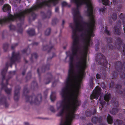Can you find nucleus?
Here are the masks:
<instances>
[{
	"label": "nucleus",
	"mask_w": 125,
	"mask_h": 125,
	"mask_svg": "<svg viewBox=\"0 0 125 125\" xmlns=\"http://www.w3.org/2000/svg\"><path fill=\"white\" fill-rule=\"evenodd\" d=\"M0 103L4 106L5 107H7L9 105V104L6 100V98L3 95H2L0 98Z\"/></svg>",
	"instance_id": "8"
},
{
	"label": "nucleus",
	"mask_w": 125,
	"mask_h": 125,
	"mask_svg": "<svg viewBox=\"0 0 125 125\" xmlns=\"http://www.w3.org/2000/svg\"><path fill=\"white\" fill-rule=\"evenodd\" d=\"M124 72L121 71L120 72V75L121 78L123 79L125 78V71Z\"/></svg>",
	"instance_id": "22"
},
{
	"label": "nucleus",
	"mask_w": 125,
	"mask_h": 125,
	"mask_svg": "<svg viewBox=\"0 0 125 125\" xmlns=\"http://www.w3.org/2000/svg\"><path fill=\"white\" fill-rule=\"evenodd\" d=\"M114 29L115 30V32L116 33L119 34L120 31V30L119 29L117 28L116 27H114Z\"/></svg>",
	"instance_id": "26"
},
{
	"label": "nucleus",
	"mask_w": 125,
	"mask_h": 125,
	"mask_svg": "<svg viewBox=\"0 0 125 125\" xmlns=\"http://www.w3.org/2000/svg\"><path fill=\"white\" fill-rule=\"evenodd\" d=\"M117 71H113V77L112 79L115 78L117 75L118 73Z\"/></svg>",
	"instance_id": "25"
},
{
	"label": "nucleus",
	"mask_w": 125,
	"mask_h": 125,
	"mask_svg": "<svg viewBox=\"0 0 125 125\" xmlns=\"http://www.w3.org/2000/svg\"><path fill=\"white\" fill-rule=\"evenodd\" d=\"M85 114L87 116H90L92 115V114L90 111H87L85 112Z\"/></svg>",
	"instance_id": "28"
},
{
	"label": "nucleus",
	"mask_w": 125,
	"mask_h": 125,
	"mask_svg": "<svg viewBox=\"0 0 125 125\" xmlns=\"http://www.w3.org/2000/svg\"><path fill=\"white\" fill-rule=\"evenodd\" d=\"M118 110L117 109L115 108H113L110 111L111 113L113 115L116 114Z\"/></svg>",
	"instance_id": "18"
},
{
	"label": "nucleus",
	"mask_w": 125,
	"mask_h": 125,
	"mask_svg": "<svg viewBox=\"0 0 125 125\" xmlns=\"http://www.w3.org/2000/svg\"><path fill=\"white\" fill-rule=\"evenodd\" d=\"M112 17L113 20H115L117 18V14L115 13H114L112 15Z\"/></svg>",
	"instance_id": "29"
},
{
	"label": "nucleus",
	"mask_w": 125,
	"mask_h": 125,
	"mask_svg": "<svg viewBox=\"0 0 125 125\" xmlns=\"http://www.w3.org/2000/svg\"><path fill=\"white\" fill-rule=\"evenodd\" d=\"M111 84H113V85H114V83L113 82H111L110 83V86H111Z\"/></svg>",
	"instance_id": "59"
},
{
	"label": "nucleus",
	"mask_w": 125,
	"mask_h": 125,
	"mask_svg": "<svg viewBox=\"0 0 125 125\" xmlns=\"http://www.w3.org/2000/svg\"><path fill=\"white\" fill-rule=\"evenodd\" d=\"M9 46L8 44L7 43L4 44L3 45V49L5 52L7 51Z\"/></svg>",
	"instance_id": "20"
},
{
	"label": "nucleus",
	"mask_w": 125,
	"mask_h": 125,
	"mask_svg": "<svg viewBox=\"0 0 125 125\" xmlns=\"http://www.w3.org/2000/svg\"><path fill=\"white\" fill-rule=\"evenodd\" d=\"M42 95L40 93L37 96L33 95L32 96H26V100L27 102H29L31 104H39L42 101Z\"/></svg>",
	"instance_id": "4"
},
{
	"label": "nucleus",
	"mask_w": 125,
	"mask_h": 125,
	"mask_svg": "<svg viewBox=\"0 0 125 125\" xmlns=\"http://www.w3.org/2000/svg\"><path fill=\"white\" fill-rule=\"evenodd\" d=\"M108 42H110L111 41V39L110 38H108L107 40Z\"/></svg>",
	"instance_id": "51"
},
{
	"label": "nucleus",
	"mask_w": 125,
	"mask_h": 125,
	"mask_svg": "<svg viewBox=\"0 0 125 125\" xmlns=\"http://www.w3.org/2000/svg\"><path fill=\"white\" fill-rule=\"evenodd\" d=\"M38 43L36 42H35L33 44L34 45H38Z\"/></svg>",
	"instance_id": "54"
},
{
	"label": "nucleus",
	"mask_w": 125,
	"mask_h": 125,
	"mask_svg": "<svg viewBox=\"0 0 125 125\" xmlns=\"http://www.w3.org/2000/svg\"><path fill=\"white\" fill-rule=\"evenodd\" d=\"M103 4L105 5H108L109 3V0H101Z\"/></svg>",
	"instance_id": "23"
},
{
	"label": "nucleus",
	"mask_w": 125,
	"mask_h": 125,
	"mask_svg": "<svg viewBox=\"0 0 125 125\" xmlns=\"http://www.w3.org/2000/svg\"><path fill=\"white\" fill-rule=\"evenodd\" d=\"M113 2L114 4H115V3H114V0H113Z\"/></svg>",
	"instance_id": "64"
},
{
	"label": "nucleus",
	"mask_w": 125,
	"mask_h": 125,
	"mask_svg": "<svg viewBox=\"0 0 125 125\" xmlns=\"http://www.w3.org/2000/svg\"><path fill=\"white\" fill-rule=\"evenodd\" d=\"M94 113H93V114H95L96 113V110H95V109H94Z\"/></svg>",
	"instance_id": "57"
},
{
	"label": "nucleus",
	"mask_w": 125,
	"mask_h": 125,
	"mask_svg": "<svg viewBox=\"0 0 125 125\" xmlns=\"http://www.w3.org/2000/svg\"><path fill=\"white\" fill-rule=\"evenodd\" d=\"M7 71H1V74L2 77V81L1 84V88L0 90L1 91L3 89H4L5 92L8 94H10L11 89L8 88L7 86L8 84V81L12 77L11 71L9 72L8 75L7 76Z\"/></svg>",
	"instance_id": "2"
},
{
	"label": "nucleus",
	"mask_w": 125,
	"mask_h": 125,
	"mask_svg": "<svg viewBox=\"0 0 125 125\" xmlns=\"http://www.w3.org/2000/svg\"><path fill=\"white\" fill-rule=\"evenodd\" d=\"M105 32L108 35L110 34V32L108 31L106 29H105Z\"/></svg>",
	"instance_id": "43"
},
{
	"label": "nucleus",
	"mask_w": 125,
	"mask_h": 125,
	"mask_svg": "<svg viewBox=\"0 0 125 125\" xmlns=\"http://www.w3.org/2000/svg\"><path fill=\"white\" fill-rule=\"evenodd\" d=\"M44 48H47V46H44ZM43 50H45V49H44V48H43Z\"/></svg>",
	"instance_id": "60"
},
{
	"label": "nucleus",
	"mask_w": 125,
	"mask_h": 125,
	"mask_svg": "<svg viewBox=\"0 0 125 125\" xmlns=\"http://www.w3.org/2000/svg\"><path fill=\"white\" fill-rule=\"evenodd\" d=\"M17 55H16V62H17Z\"/></svg>",
	"instance_id": "63"
},
{
	"label": "nucleus",
	"mask_w": 125,
	"mask_h": 125,
	"mask_svg": "<svg viewBox=\"0 0 125 125\" xmlns=\"http://www.w3.org/2000/svg\"><path fill=\"white\" fill-rule=\"evenodd\" d=\"M16 87H15V89L14 91V99L15 100H16V98H15V96H16Z\"/></svg>",
	"instance_id": "44"
},
{
	"label": "nucleus",
	"mask_w": 125,
	"mask_h": 125,
	"mask_svg": "<svg viewBox=\"0 0 125 125\" xmlns=\"http://www.w3.org/2000/svg\"><path fill=\"white\" fill-rule=\"evenodd\" d=\"M20 87L19 85L16 86V101L19 100V97L20 90Z\"/></svg>",
	"instance_id": "12"
},
{
	"label": "nucleus",
	"mask_w": 125,
	"mask_h": 125,
	"mask_svg": "<svg viewBox=\"0 0 125 125\" xmlns=\"http://www.w3.org/2000/svg\"><path fill=\"white\" fill-rule=\"evenodd\" d=\"M100 125H106L104 124H101Z\"/></svg>",
	"instance_id": "61"
},
{
	"label": "nucleus",
	"mask_w": 125,
	"mask_h": 125,
	"mask_svg": "<svg viewBox=\"0 0 125 125\" xmlns=\"http://www.w3.org/2000/svg\"><path fill=\"white\" fill-rule=\"evenodd\" d=\"M25 71H23L22 72V75H24L25 74Z\"/></svg>",
	"instance_id": "52"
},
{
	"label": "nucleus",
	"mask_w": 125,
	"mask_h": 125,
	"mask_svg": "<svg viewBox=\"0 0 125 125\" xmlns=\"http://www.w3.org/2000/svg\"><path fill=\"white\" fill-rule=\"evenodd\" d=\"M55 93V92H52L50 98L52 101H53L56 99V97L55 96H54L53 95V94Z\"/></svg>",
	"instance_id": "19"
},
{
	"label": "nucleus",
	"mask_w": 125,
	"mask_h": 125,
	"mask_svg": "<svg viewBox=\"0 0 125 125\" xmlns=\"http://www.w3.org/2000/svg\"><path fill=\"white\" fill-rule=\"evenodd\" d=\"M37 57V55L36 53H34L32 55V58H36Z\"/></svg>",
	"instance_id": "39"
},
{
	"label": "nucleus",
	"mask_w": 125,
	"mask_h": 125,
	"mask_svg": "<svg viewBox=\"0 0 125 125\" xmlns=\"http://www.w3.org/2000/svg\"><path fill=\"white\" fill-rule=\"evenodd\" d=\"M22 52L23 53L26 52L27 53L28 52H30V50L29 49H25L22 51Z\"/></svg>",
	"instance_id": "30"
},
{
	"label": "nucleus",
	"mask_w": 125,
	"mask_h": 125,
	"mask_svg": "<svg viewBox=\"0 0 125 125\" xmlns=\"http://www.w3.org/2000/svg\"><path fill=\"white\" fill-rule=\"evenodd\" d=\"M36 4L29 9L24 10V17L31 14L34 20L37 16L34 11L44 6L55 5L59 0H37ZM76 6L72 9L74 23H71L72 29L73 42L71 49H88L91 41L90 38L94 36L95 27V17L91 0H71Z\"/></svg>",
	"instance_id": "1"
},
{
	"label": "nucleus",
	"mask_w": 125,
	"mask_h": 125,
	"mask_svg": "<svg viewBox=\"0 0 125 125\" xmlns=\"http://www.w3.org/2000/svg\"><path fill=\"white\" fill-rule=\"evenodd\" d=\"M51 32V29H47L45 31V34L46 35H48L50 34Z\"/></svg>",
	"instance_id": "27"
},
{
	"label": "nucleus",
	"mask_w": 125,
	"mask_h": 125,
	"mask_svg": "<svg viewBox=\"0 0 125 125\" xmlns=\"http://www.w3.org/2000/svg\"><path fill=\"white\" fill-rule=\"evenodd\" d=\"M96 60L97 62L98 61V63L100 65H103L102 67L100 69L101 70H106L107 68L106 65L108 64L107 61L105 59L104 55L101 53H99L98 55L96 58Z\"/></svg>",
	"instance_id": "5"
},
{
	"label": "nucleus",
	"mask_w": 125,
	"mask_h": 125,
	"mask_svg": "<svg viewBox=\"0 0 125 125\" xmlns=\"http://www.w3.org/2000/svg\"><path fill=\"white\" fill-rule=\"evenodd\" d=\"M100 104L103 108L104 106V105L106 104V103L104 101H102L100 102Z\"/></svg>",
	"instance_id": "33"
},
{
	"label": "nucleus",
	"mask_w": 125,
	"mask_h": 125,
	"mask_svg": "<svg viewBox=\"0 0 125 125\" xmlns=\"http://www.w3.org/2000/svg\"><path fill=\"white\" fill-rule=\"evenodd\" d=\"M65 21L64 20H63L62 21V25H63L65 23Z\"/></svg>",
	"instance_id": "55"
},
{
	"label": "nucleus",
	"mask_w": 125,
	"mask_h": 125,
	"mask_svg": "<svg viewBox=\"0 0 125 125\" xmlns=\"http://www.w3.org/2000/svg\"><path fill=\"white\" fill-rule=\"evenodd\" d=\"M51 11L50 10L48 12L47 16H46V18H49L51 15Z\"/></svg>",
	"instance_id": "32"
},
{
	"label": "nucleus",
	"mask_w": 125,
	"mask_h": 125,
	"mask_svg": "<svg viewBox=\"0 0 125 125\" xmlns=\"http://www.w3.org/2000/svg\"><path fill=\"white\" fill-rule=\"evenodd\" d=\"M31 77V73H29L28 75L26 77V78L27 79L29 78H30Z\"/></svg>",
	"instance_id": "41"
},
{
	"label": "nucleus",
	"mask_w": 125,
	"mask_h": 125,
	"mask_svg": "<svg viewBox=\"0 0 125 125\" xmlns=\"http://www.w3.org/2000/svg\"><path fill=\"white\" fill-rule=\"evenodd\" d=\"M115 66V68L117 70H125V62L122 64L120 62H118L116 63Z\"/></svg>",
	"instance_id": "9"
},
{
	"label": "nucleus",
	"mask_w": 125,
	"mask_h": 125,
	"mask_svg": "<svg viewBox=\"0 0 125 125\" xmlns=\"http://www.w3.org/2000/svg\"><path fill=\"white\" fill-rule=\"evenodd\" d=\"M101 93V88L99 87H96L93 90V93L90 96L91 98L97 99Z\"/></svg>",
	"instance_id": "7"
},
{
	"label": "nucleus",
	"mask_w": 125,
	"mask_h": 125,
	"mask_svg": "<svg viewBox=\"0 0 125 125\" xmlns=\"http://www.w3.org/2000/svg\"><path fill=\"white\" fill-rule=\"evenodd\" d=\"M4 2V1L3 0H0V5H2Z\"/></svg>",
	"instance_id": "45"
},
{
	"label": "nucleus",
	"mask_w": 125,
	"mask_h": 125,
	"mask_svg": "<svg viewBox=\"0 0 125 125\" xmlns=\"http://www.w3.org/2000/svg\"><path fill=\"white\" fill-rule=\"evenodd\" d=\"M123 53L125 54V44L123 46Z\"/></svg>",
	"instance_id": "42"
},
{
	"label": "nucleus",
	"mask_w": 125,
	"mask_h": 125,
	"mask_svg": "<svg viewBox=\"0 0 125 125\" xmlns=\"http://www.w3.org/2000/svg\"><path fill=\"white\" fill-rule=\"evenodd\" d=\"M113 105L114 106L117 107L119 105L118 102L117 101L114 102V103H113Z\"/></svg>",
	"instance_id": "36"
},
{
	"label": "nucleus",
	"mask_w": 125,
	"mask_h": 125,
	"mask_svg": "<svg viewBox=\"0 0 125 125\" xmlns=\"http://www.w3.org/2000/svg\"><path fill=\"white\" fill-rule=\"evenodd\" d=\"M48 77L45 79L44 80V82L45 84H49L52 80L53 78L52 74L50 73L47 74Z\"/></svg>",
	"instance_id": "11"
},
{
	"label": "nucleus",
	"mask_w": 125,
	"mask_h": 125,
	"mask_svg": "<svg viewBox=\"0 0 125 125\" xmlns=\"http://www.w3.org/2000/svg\"><path fill=\"white\" fill-rule=\"evenodd\" d=\"M18 1V2L19 3H20V1L21 0H16V1Z\"/></svg>",
	"instance_id": "58"
},
{
	"label": "nucleus",
	"mask_w": 125,
	"mask_h": 125,
	"mask_svg": "<svg viewBox=\"0 0 125 125\" xmlns=\"http://www.w3.org/2000/svg\"><path fill=\"white\" fill-rule=\"evenodd\" d=\"M18 28L17 32L18 33H22V32L23 30L22 28L21 27V24H18Z\"/></svg>",
	"instance_id": "21"
},
{
	"label": "nucleus",
	"mask_w": 125,
	"mask_h": 125,
	"mask_svg": "<svg viewBox=\"0 0 125 125\" xmlns=\"http://www.w3.org/2000/svg\"><path fill=\"white\" fill-rule=\"evenodd\" d=\"M122 121L121 120L116 119L114 123V125H122Z\"/></svg>",
	"instance_id": "17"
},
{
	"label": "nucleus",
	"mask_w": 125,
	"mask_h": 125,
	"mask_svg": "<svg viewBox=\"0 0 125 125\" xmlns=\"http://www.w3.org/2000/svg\"><path fill=\"white\" fill-rule=\"evenodd\" d=\"M89 125H93V124L92 123H90Z\"/></svg>",
	"instance_id": "62"
},
{
	"label": "nucleus",
	"mask_w": 125,
	"mask_h": 125,
	"mask_svg": "<svg viewBox=\"0 0 125 125\" xmlns=\"http://www.w3.org/2000/svg\"><path fill=\"white\" fill-rule=\"evenodd\" d=\"M24 125H30L29 124L28 122H24Z\"/></svg>",
	"instance_id": "50"
},
{
	"label": "nucleus",
	"mask_w": 125,
	"mask_h": 125,
	"mask_svg": "<svg viewBox=\"0 0 125 125\" xmlns=\"http://www.w3.org/2000/svg\"><path fill=\"white\" fill-rule=\"evenodd\" d=\"M125 26V24H124V32L125 33V27H124Z\"/></svg>",
	"instance_id": "56"
},
{
	"label": "nucleus",
	"mask_w": 125,
	"mask_h": 125,
	"mask_svg": "<svg viewBox=\"0 0 125 125\" xmlns=\"http://www.w3.org/2000/svg\"><path fill=\"white\" fill-rule=\"evenodd\" d=\"M10 61L7 62L6 64V68L5 69L2 70H7L8 67L10 66L11 67H12V65L16 61V53L15 52H12L11 57L10 59Z\"/></svg>",
	"instance_id": "6"
},
{
	"label": "nucleus",
	"mask_w": 125,
	"mask_h": 125,
	"mask_svg": "<svg viewBox=\"0 0 125 125\" xmlns=\"http://www.w3.org/2000/svg\"><path fill=\"white\" fill-rule=\"evenodd\" d=\"M66 54L67 55V56H68L69 55V54H70V52L69 51H68L67 52H66Z\"/></svg>",
	"instance_id": "49"
},
{
	"label": "nucleus",
	"mask_w": 125,
	"mask_h": 125,
	"mask_svg": "<svg viewBox=\"0 0 125 125\" xmlns=\"http://www.w3.org/2000/svg\"><path fill=\"white\" fill-rule=\"evenodd\" d=\"M40 71H37V73L38 74V75L39 76H40Z\"/></svg>",
	"instance_id": "53"
},
{
	"label": "nucleus",
	"mask_w": 125,
	"mask_h": 125,
	"mask_svg": "<svg viewBox=\"0 0 125 125\" xmlns=\"http://www.w3.org/2000/svg\"><path fill=\"white\" fill-rule=\"evenodd\" d=\"M9 28L10 30L13 31L15 30L16 27L15 26L12 24H10L9 26Z\"/></svg>",
	"instance_id": "24"
},
{
	"label": "nucleus",
	"mask_w": 125,
	"mask_h": 125,
	"mask_svg": "<svg viewBox=\"0 0 125 125\" xmlns=\"http://www.w3.org/2000/svg\"><path fill=\"white\" fill-rule=\"evenodd\" d=\"M15 46L16 44H15L13 45H12L11 46V49L12 50H13L15 48Z\"/></svg>",
	"instance_id": "47"
},
{
	"label": "nucleus",
	"mask_w": 125,
	"mask_h": 125,
	"mask_svg": "<svg viewBox=\"0 0 125 125\" xmlns=\"http://www.w3.org/2000/svg\"><path fill=\"white\" fill-rule=\"evenodd\" d=\"M105 9L104 8H101L100 9V10L102 12H104L105 10Z\"/></svg>",
	"instance_id": "46"
},
{
	"label": "nucleus",
	"mask_w": 125,
	"mask_h": 125,
	"mask_svg": "<svg viewBox=\"0 0 125 125\" xmlns=\"http://www.w3.org/2000/svg\"><path fill=\"white\" fill-rule=\"evenodd\" d=\"M29 91L27 88L25 87L23 90V93L24 94L28 93Z\"/></svg>",
	"instance_id": "31"
},
{
	"label": "nucleus",
	"mask_w": 125,
	"mask_h": 125,
	"mask_svg": "<svg viewBox=\"0 0 125 125\" xmlns=\"http://www.w3.org/2000/svg\"><path fill=\"white\" fill-rule=\"evenodd\" d=\"M101 76L98 73H97L96 74V78L97 79H100L101 78Z\"/></svg>",
	"instance_id": "37"
},
{
	"label": "nucleus",
	"mask_w": 125,
	"mask_h": 125,
	"mask_svg": "<svg viewBox=\"0 0 125 125\" xmlns=\"http://www.w3.org/2000/svg\"><path fill=\"white\" fill-rule=\"evenodd\" d=\"M102 117H100L98 118L97 117L93 116L91 119L92 122L94 124H96L97 123H100L101 121Z\"/></svg>",
	"instance_id": "10"
},
{
	"label": "nucleus",
	"mask_w": 125,
	"mask_h": 125,
	"mask_svg": "<svg viewBox=\"0 0 125 125\" xmlns=\"http://www.w3.org/2000/svg\"><path fill=\"white\" fill-rule=\"evenodd\" d=\"M48 90L49 89H47L44 92V94L46 96H47V95Z\"/></svg>",
	"instance_id": "40"
},
{
	"label": "nucleus",
	"mask_w": 125,
	"mask_h": 125,
	"mask_svg": "<svg viewBox=\"0 0 125 125\" xmlns=\"http://www.w3.org/2000/svg\"><path fill=\"white\" fill-rule=\"evenodd\" d=\"M107 121L108 123L111 124L113 122V119L112 117L108 114L107 116Z\"/></svg>",
	"instance_id": "13"
},
{
	"label": "nucleus",
	"mask_w": 125,
	"mask_h": 125,
	"mask_svg": "<svg viewBox=\"0 0 125 125\" xmlns=\"http://www.w3.org/2000/svg\"><path fill=\"white\" fill-rule=\"evenodd\" d=\"M59 9L58 7H56L55 8V11L56 12H58L59 11Z\"/></svg>",
	"instance_id": "48"
},
{
	"label": "nucleus",
	"mask_w": 125,
	"mask_h": 125,
	"mask_svg": "<svg viewBox=\"0 0 125 125\" xmlns=\"http://www.w3.org/2000/svg\"><path fill=\"white\" fill-rule=\"evenodd\" d=\"M111 98V94H106L104 97V100L108 102Z\"/></svg>",
	"instance_id": "14"
},
{
	"label": "nucleus",
	"mask_w": 125,
	"mask_h": 125,
	"mask_svg": "<svg viewBox=\"0 0 125 125\" xmlns=\"http://www.w3.org/2000/svg\"><path fill=\"white\" fill-rule=\"evenodd\" d=\"M27 33L30 36H32L35 34L34 30L33 29H29L27 31Z\"/></svg>",
	"instance_id": "16"
},
{
	"label": "nucleus",
	"mask_w": 125,
	"mask_h": 125,
	"mask_svg": "<svg viewBox=\"0 0 125 125\" xmlns=\"http://www.w3.org/2000/svg\"><path fill=\"white\" fill-rule=\"evenodd\" d=\"M50 110L51 111L53 112H55V110L54 109L53 107L52 106H51L50 107Z\"/></svg>",
	"instance_id": "38"
},
{
	"label": "nucleus",
	"mask_w": 125,
	"mask_h": 125,
	"mask_svg": "<svg viewBox=\"0 0 125 125\" xmlns=\"http://www.w3.org/2000/svg\"><path fill=\"white\" fill-rule=\"evenodd\" d=\"M101 86L102 87L103 89H105V88L106 86L104 83H101Z\"/></svg>",
	"instance_id": "35"
},
{
	"label": "nucleus",
	"mask_w": 125,
	"mask_h": 125,
	"mask_svg": "<svg viewBox=\"0 0 125 125\" xmlns=\"http://www.w3.org/2000/svg\"><path fill=\"white\" fill-rule=\"evenodd\" d=\"M31 88L33 89H35L37 88V84L36 81H33L32 82L31 84Z\"/></svg>",
	"instance_id": "15"
},
{
	"label": "nucleus",
	"mask_w": 125,
	"mask_h": 125,
	"mask_svg": "<svg viewBox=\"0 0 125 125\" xmlns=\"http://www.w3.org/2000/svg\"><path fill=\"white\" fill-rule=\"evenodd\" d=\"M57 115L64 117V120L62 118L60 125H71L72 120L75 116L74 114H58Z\"/></svg>",
	"instance_id": "3"
},
{
	"label": "nucleus",
	"mask_w": 125,
	"mask_h": 125,
	"mask_svg": "<svg viewBox=\"0 0 125 125\" xmlns=\"http://www.w3.org/2000/svg\"><path fill=\"white\" fill-rule=\"evenodd\" d=\"M62 5L63 7L66 6L67 5V3L66 2L63 1L62 3Z\"/></svg>",
	"instance_id": "34"
}]
</instances>
